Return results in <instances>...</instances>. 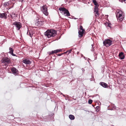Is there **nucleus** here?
<instances>
[{"label": "nucleus", "instance_id": "nucleus-5", "mask_svg": "<svg viewBox=\"0 0 126 126\" xmlns=\"http://www.w3.org/2000/svg\"><path fill=\"white\" fill-rule=\"evenodd\" d=\"M42 11L46 15H48V13L47 12V9L46 5L43 6L41 8Z\"/></svg>", "mask_w": 126, "mask_h": 126}, {"label": "nucleus", "instance_id": "nucleus-18", "mask_svg": "<svg viewBox=\"0 0 126 126\" xmlns=\"http://www.w3.org/2000/svg\"><path fill=\"white\" fill-rule=\"evenodd\" d=\"M48 53L49 54H53L54 53H57V52L56 50H52L51 51V52H48Z\"/></svg>", "mask_w": 126, "mask_h": 126}, {"label": "nucleus", "instance_id": "nucleus-9", "mask_svg": "<svg viewBox=\"0 0 126 126\" xmlns=\"http://www.w3.org/2000/svg\"><path fill=\"white\" fill-rule=\"evenodd\" d=\"M11 70L12 73L15 75H16L17 74L18 71L16 68L14 67L11 69Z\"/></svg>", "mask_w": 126, "mask_h": 126}, {"label": "nucleus", "instance_id": "nucleus-4", "mask_svg": "<svg viewBox=\"0 0 126 126\" xmlns=\"http://www.w3.org/2000/svg\"><path fill=\"white\" fill-rule=\"evenodd\" d=\"M1 62L2 63L4 64L5 66L8 65L10 62V59L7 58H3Z\"/></svg>", "mask_w": 126, "mask_h": 126}, {"label": "nucleus", "instance_id": "nucleus-15", "mask_svg": "<svg viewBox=\"0 0 126 126\" xmlns=\"http://www.w3.org/2000/svg\"><path fill=\"white\" fill-rule=\"evenodd\" d=\"M10 51L9 53L11 54L13 56H15L16 55L13 54V50L11 47L9 48Z\"/></svg>", "mask_w": 126, "mask_h": 126}, {"label": "nucleus", "instance_id": "nucleus-26", "mask_svg": "<svg viewBox=\"0 0 126 126\" xmlns=\"http://www.w3.org/2000/svg\"><path fill=\"white\" fill-rule=\"evenodd\" d=\"M119 0L120 1H121L122 2L123 1H126V0Z\"/></svg>", "mask_w": 126, "mask_h": 126}, {"label": "nucleus", "instance_id": "nucleus-13", "mask_svg": "<svg viewBox=\"0 0 126 126\" xmlns=\"http://www.w3.org/2000/svg\"><path fill=\"white\" fill-rule=\"evenodd\" d=\"M119 57L121 59H124L125 57L123 54V52H121L119 54Z\"/></svg>", "mask_w": 126, "mask_h": 126}, {"label": "nucleus", "instance_id": "nucleus-28", "mask_svg": "<svg viewBox=\"0 0 126 126\" xmlns=\"http://www.w3.org/2000/svg\"><path fill=\"white\" fill-rule=\"evenodd\" d=\"M18 0L19 2H23V0Z\"/></svg>", "mask_w": 126, "mask_h": 126}, {"label": "nucleus", "instance_id": "nucleus-8", "mask_svg": "<svg viewBox=\"0 0 126 126\" xmlns=\"http://www.w3.org/2000/svg\"><path fill=\"white\" fill-rule=\"evenodd\" d=\"M16 28L17 30H18L21 27V23L18 22L16 21L13 24Z\"/></svg>", "mask_w": 126, "mask_h": 126}, {"label": "nucleus", "instance_id": "nucleus-30", "mask_svg": "<svg viewBox=\"0 0 126 126\" xmlns=\"http://www.w3.org/2000/svg\"><path fill=\"white\" fill-rule=\"evenodd\" d=\"M28 35H29L31 37H32V35L31 34L30 32H29V33L28 34Z\"/></svg>", "mask_w": 126, "mask_h": 126}, {"label": "nucleus", "instance_id": "nucleus-1", "mask_svg": "<svg viewBox=\"0 0 126 126\" xmlns=\"http://www.w3.org/2000/svg\"><path fill=\"white\" fill-rule=\"evenodd\" d=\"M116 13L118 21L121 22L124 20L125 18V13L124 12L121 10H117Z\"/></svg>", "mask_w": 126, "mask_h": 126}, {"label": "nucleus", "instance_id": "nucleus-35", "mask_svg": "<svg viewBox=\"0 0 126 126\" xmlns=\"http://www.w3.org/2000/svg\"><path fill=\"white\" fill-rule=\"evenodd\" d=\"M99 108V107H97V108Z\"/></svg>", "mask_w": 126, "mask_h": 126}, {"label": "nucleus", "instance_id": "nucleus-25", "mask_svg": "<svg viewBox=\"0 0 126 126\" xmlns=\"http://www.w3.org/2000/svg\"><path fill=\"white\" fill-rule=\"evenodd\" d=\"M68 54L69 53H71L72 51V50L71 49L69 50L68 51Z\"/></svg>", "mask_w": 126, "mask_h": 126}, {"label": "nucleus", "instance_id": "nucleus-2", "mask_svg": "<svg viewBox=\"0 0 126 126\" xmlns=\"http://www.w3.org/2000/svg\"><path fill=\"white\" fill-rule=\"evenodd\" d=\"M56 33V32L55 30H47L45 32L44 34L45 36L49 38L55 36Z\"/></svg>", "mask_w": 126, "mask_h": 126}, {"label": "nucleus", "instance_id": "nucleus-31", "mask_svg": "<svg viewBox=\"0 0 126 126\" xmlns=\"http://www.w3.org/2000/svg\"><path fill=\"white\" fill-rule=\"evenodd\" d=\"M82 71H83L84 72V71L85 70H84V69L82 68Z\"/></svg>", "mask_w": 126, "mask_h": 126}, {"label": "nucleus", "instance_id": "nucleus-16", "mask_svg": "<svg viewBox=\"0 0 126 126\" xmlns=\"http://www.w3.org/2000/svg\"><path fill=\"white\" fill-rule=\"evenodd\" d=\"M69 118L71 120H74L75 119V117L74 115L70 114L69 115Z\"/></svg>", "mask_w": 126, "mask_h": 126}, {"label": "nucleus", "instance_id": "nucleus-34", "mask_svg": "<svg viewBox=\"0 0 126 126\" xmlns=\"http://www.w3.org/2000/svg\"><path fill=\"white\" fill-rule=\"evenodd\" d=\"M78 53H79V52H78L77 53V54H78Z\"/></svg>", "mask_w": 126, "mask_h": 126}, {"label": "nucleus", "instance_id": "nucleus-17", "mask_svg": "<svg viewBox=\"0 0 126 126\" xmlns=\"http://www.w3.org/2000/svg\"><path fill=\"white\" fill-rule=\"evenodd\" d=\"M9 4V2H5L3 4V5L4 7L6 6H8Z\"/></svg>", "mask_w": 126, "mask_h": 126}, {"label": "nucleus", "instance_id": "nucleus-6", "mask_svg": "<svg viewBox=\"0 0 126 126\" xmlns=\"http://www.w3.org/2000/svg\"><path fill=\"white\" fill-rule=\"evenodd\" d=\"M104 45L106 47L111 45L112 43V41L109 39L105 40L103 42Z\"/></svg>", "mask_w": 126, "mask_h": 126}, {"label": "nucleus", "instance_id": "nucleus-27", "mask_svg": "<svg viewBox=\"0 0 126 126\" xmlns=\"http://www.w3.org/2000/svg\"><path fill=\"white\" fill-rule=\"evenodd\" d=\"M68 52V51H67L66 52H64V53H62V54H66V53H67Z\"/></svg>", "mask_w": 126, "mask_h": 126}, {"label": "nucleus", "instance_id": "nucleus-29", "mask_svg": "<svg viewBox=\"0 0 126 126\" xmlns=\"http://www.w3.org/2000/svg\"><path fill=\"white\" fill-rule=\"evenodd\" d=\"M62 55H63V54H58L57 55L58 56H61Z\"/></svg>", "mask_w": 126, "mask_h": 126}, {"label": "nucleus", "instance_id": "nucleus-32", "mask_svg": "<svg viewBox=\"0 0 126 126\" xmlns=\"http://www.w3.org/2000/svg\"><path fill=\"white\" fill-rule=\"evenodd\" d=\"M108 26H109L110 27V25L109 24H108Z\"/></svg>", "mask_w": 126, "mask_h": 126}, {"label": "nucleus", "instance_id": "nucleus-33", "mask_svg": "<svg viewBox=\"0 0 126 126\" xmlns=\"http://www.w3.org/2000/svg\"><path fill=\"white\" fill-rule=\"evenodd\" d=\"M108 15H107L106 16L107 17H108Z\"/></svg>", "mask_w": 126, "mask_h": 126}, {"label": "nucleus", "instance_id": "nucleus-22", "mask_svg": "<svg viewBox=\"0 0 126 126\" xmlns=\"http://www.w3.org/2000/svg\"><path fill=\"white\" fill-rule=\"evenodd\" d=\"M92 102H93V101L92 100L90 99L89 100L88 102L89 104H91L92 103Z\"/></svg>", "mask_w": 126, "mask_h": 126}, {"label": "nucleus", "instance_id": "nucleus-12", "mask_svg": "<svg viewBox=\"0 0 126 126\" xmlns=\"http://www.w3.org/2000/svg\"><path fill=\"white\" fill-rule=\"evenodd\" d=\"M7 14L5 13H0V18H4L6 19L7 18Z\"/></svg>", "mask_w": 126, "mask_h": 126}, {"label": "nucleus", "instance_id": "nucleus-10", "mask_svg": "<svg viewBox=\"0 0 126 126\" xmlns=\"http://www.w3.org/2000/svg\"><path fill=\"white\" fill-rule=\"evenodd\" d=\"M43 24V22L42 21L37 20L36 21L35 24L37 26H41Z\"/></svg>", "mask_w": 126, "mask_h": 126}, {"label": "nucleus", "instance_id": "nucleus-3", "mask_svg": "<svg viewBox=\"0 0 126 126\" xmlns=\"http://www.w3.org/2000/svg\"><path fill=\"white\" fill-rule=\"evenodd\" d=\"M59 10L60 12L63 15L65 16H70V14L68 11L64 7H60L59 8Z\"/></svg>", "mask_w": 126, "mask_h": 126}, {"label": "nucleus", "instance_id": "nucleus-23", "mask_svg": "<svg viewBox=\"0 0 126 126\" xmlns=\"http://www.w3.org/2000/svg\"><path fill=\"white\" fill-rule=\"evenodd\" d=\"M56 50V51L57 53H58V52H60L61 51H62V50L61 49H57Z\"/></svg>", "mask_w": 126, "mask_h": 126}, {"label": "nucleus", "instance_id": "nucleus-20", "mask_svg": "<svg viewBox=\"0 0 126 126\" xmlns=\"http://www.w3.org/2000/svg\"><path fill=\"white\" fill-rule=\"evenodd\" d=\"M92 0L94 5L96 6L98 5V4L96 0Z\"/></svg>", "mask_w": 126, "mask_h": 126}, {"label": "nucleus", "instance_id": "nucleus-11", "mask_svg": "<svg viewBox=\"0 0 126 126\" xmlns=\"http://www.w3.org/2000/svg\"><path fill=\"white\" fill-rule=\"evenodd\" d=\"M23 62L26 64H30L31 62L28 59H25L23 61Z\"/></svg>", "mask_w": 126, "mask_h": 126}, {"label": "nucleus", "instance_id": "nucleus-7", "mask_svg": "<svg viewBox=\"0 0 126 126\" xmlns=\"http://www.w3.org/2000/svg\"><path fill=\"white\" fill-rule=\"evenodd\" d=\"M84 31H85V30L83 28L82 26L80 25L79 30L78 32L79 37H82Z\"/></svg>", "mask_w": 126, "mask_h": 126}, {"label": "nucleus", "instance_id": "nucleus-36", "mask_svg": "<svg viewBox=\"0 0 126 126\" xmlns=\"http://www.w3.org/2000/svg\"><path fill=\"white\" fill-rule=\"evenodd\" d=\"M28 32L27 33V34H28Z\"/></svg>", "mask_w": 126, "mask_h": 126}, {"label": "nucleus", "instance_id": "nucleus-19", "mask_svg": "<svg viewBox=\"0 0 126 126\" xmlns=\"http://www.w3.org/2000/svg\"><path fill=\"white\" fill-rule=\"evenodd\" d=\"M98 5H96L95 6L94 10V12H98V8L97 7Z\"/></svg>", "mask_w": 126, "mask_h": 126}, {"label": "nucleus", "instance_id": "nucleus-21", "mask_svg": "<svg viewBox=\"0 0 126 126\" xmlns=\"http://www.w3.org/2000/svg\"><path fill=\"white\" fill-rule=\"evenodd\" d=\"M98 12L97 11L94 12L95 13H94L95 16H96V17L98 16H99V13H98Z\"/></svg>", "mask_w": 126, "mask_h": 126}, {"label": "nucleus", "instance_id": "nucleus-24", "mask_svg": "<svg viewBox=\"0 0 126 126\" xmlns=\"http://www.w3.org/2000/svg\"><path fill=\"white\" fill-rule=\"evenodd\" d=\"M92 49H91V51H93L94 50V45L93 44H92Z\"/></svg>", "mask_w": 126, "mask_h": 126}, {"label": "nucleus", "instance_id": "nucleus-14", "mask_svg": "<svg viewBox=\"0 0 126 126\" xmlns=\"http://www.w3.org/2000/svg\"><path fill=\"white\" fill-rule=\"evenodd\" d=\"M100 84L105 88L107 87V85L106 83L104 82H101L100 83Z\"/></svg>", "mask_w": 126, "mask_h": 126}]
</instances>
